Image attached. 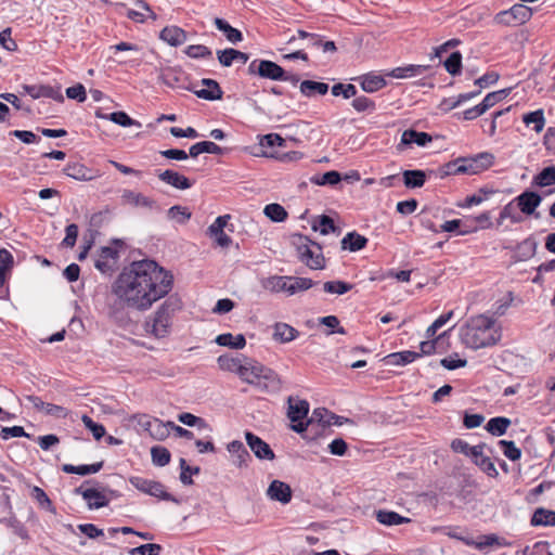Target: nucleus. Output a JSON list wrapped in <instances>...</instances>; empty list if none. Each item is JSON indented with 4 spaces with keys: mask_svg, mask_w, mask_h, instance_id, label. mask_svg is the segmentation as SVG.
<instances>
[{
    "mask_svg": "<svg viewBox=\"0 0 555 555\" xmlns=\"http://www.w3.org/2000/svg\"><path fill=\"white\" fill-rule=\"evenodd\" d=\"M463 168L464 166L462 164V160H460V157H457L456 159L451 160L439 167L438 176L439 178L443 179L452 175H466Z\"/></svg>",
    "mask_w": 555,
    "mask_h": 555,
    "instance_id": "obj_49",
    "label": "nucleus"
},
{
    "mask_svg": "<svg viewBox=\"0 0 555 555\" xmlns=\"http://www.w3.org/2000/svg\"><path fill=\"white\" fill-rule=\"evenodd\" d=\"M511 426V420L505 416H495L488 421L486 430L492 436L501 437L506 434Z\"/></svg>",
    "mask_w": 555,
    "mask_h": 555,
    "instance_id": "obj_33",
    "label": "nucleus"
},
{
    "mask_svg": "<svg viewBox=\"0 0 555 555\" xmlns=\"http://www.w3.org/2000/svg\"><path fill=\"white\" fill-rule=\"evenodd\" d=\"M431 141L433 137L429 133L414 129H406L401 135V144L403 145L416 144L418 146H426Z\"/></svg>",
    "mask_w": 555,
    "mask_h": 555,
    "instance_id": "obj_24",
    "label": "nucleus"
},
{
    "mask_svg": "<svg viewBox=\"0 0 555 555\" xmlns=\"http://www.w3.org/2000/svg\"><path fill=\"white\" fill-rule=\"evenodd\" d=\"M163 550L160 544L156 543H146L142 544L140 546L133 547L129 551V554L131 555H159L160 551Z\"/></svg>",
    "mask_w": 555,
    "mask_h": 555,
    "instance_id": "obj_64",
    "label": "nucleus"
},
{
    "mask_svg": "<svg viewBox=\"0 0 555 555\" xmlns=\"http://www.w3.org/2000/svg\"><path fill=\"white\" fill-rule=\"evenodd\" d=\"M339 416L335 413L328 411L325 408H317L313 410L311 416L309 420L311 421L312 427L317 423L319 426H321L322 429H325L326 427L332 425L333 420H338Z\"/></svg>",
    "mask_w": 555,
    "mask_h": 555,
    "instance_id": "obj_29",
    "label": "nucleus"
},
{
    "mask_svg": "<svg viewBox=\"0 0 555 555\" xmlns=\"http://www.w3.org/2000/svg\"><path fill=\"white\" fill-rule=\"evenodd\" d=\"M287 402V417L291 423H296L297 421L307 418L309 413V403L307 400H297L294 402L293 397H288Z\"/></svg>",
    "mask_w": 555,
    "mask_h": 555,
    "instance_id": "obj_20",
    "label": "nucleus"
},
{
    "mask_svg": "<svg viewBox=\"0 0 555 555\" xmlns=\"http://www.w3.org/2000/svg\"><path fill=\"white\" fill-rule=\"evenodd\" d=\"M272 328V338L280 344L291 343L295 340L300 334L298 330L284 322L274 323Z\"/></svg>",
    "mask_w": 555,
    "mask_h": 555,
    "instance_id": "obj_18",
    "label": "nucleus"
},
{
    "mask_svg": "<svg viewBox=\"0 0 555 555\" xmlns=\"http://www.w3.org/2000/svg\"><path fill=\"white\" fill-rule=\"evenodd\" d=\"M118 257V249L112 246H103L101 247L99 259L94 262V267L103 274H112Z\"/></svg>",
    "mask_w": 555,
    "mask_h": 555,
    "instance_id": "obj_10",
    "label": "nucleus"
},
{
    "mask_svg": "<svg viewBox=\"0 0 555 555\" xmlns=\"http://www.w3.org/2000/svg\"><path fill=\"white\" fill-rule=\"evenodd\" d=\"M493 326L494 320L489 317H472L461 328V340L467 348L475 350L494 346L501 339V333Z\"/></svg>",
    "mask_w": 555,
    "mask_h": 555,
    "instance_id": "obj_2",
    "label": "nucleus"
},
{
    "mask_svg": "<svg viewBox=\"0 0 555 555\" xmlns=\"http://www.w3.org/2000/svg\"><path fill=\"white\" fill-rule=\"evenodd\" d=\"M227 449L231 453L232 462L235 466L240 468L248 466L251 456L242 441L233 440L228 444Z\"/></svg>",
    "mask_w": 555,
    "mask_h": 555,
    "instance_id": "obj_17",
    "label": "nucleus"
},
{
    "mask_svg": "<svg viewBox=\"0 0 555 555\" xmlns=\"http://www.w3.org/2000/svg\"><path fill=\"white\" fill-rule=\"evenodd\" d=\"M354 99L351 102V106L358 112V113H367L372 114L376 109V103L365 96V95H359L353 96Z\"/></svg>",
    "mask_w": 555,
    "mask_h": 555,
    "instance_id": "obj_48",
    "label": "nucleus"
},
{
    "mask_svg": "<svg viewBox=\"0 0 555 555\" xmlns=\"http://www.w3.org/2000/svg\"><path fill=\"white\" fill-rule=\"evenodd\" d=\"M341 181L340 172L336 170H330L323 175H314L310 178V182L315 185H336Z\"/></svg>",
    "mask_w": 555,
    "mask_h": 555,
    "instance_id": "obj_38",
    "label": "nucleus"
},
{
    "mask_svg": "<svg viewBox=\"0 0 555 555\" xmlns=\"http://www.w3.org/2000/svg\"><path fill=\"white\" fill-rule=\"evenodd\" d=\"M214 24L219 31L223 33L227 40L230 41L231 43L235 44L243 40L242 31L238 30L237 28L232 27L225 20H223L221 17H216L214 20Z\"/></svg>",
    "mask_w": 555,
    "mask_h": 555,
    "instance_id": "obj_28",
    "label": "nucleus"
},
{
    "mask_svg": "<svg viewBox=\"0 0 555 555\" xmlns=\"http://www.w3.org/2000/svg\"><path fill=\"white\" fill-rule=\"evenodd\" d=\"M167 216L171 220H176L180 224L186 223L191 219V211L183 206L175 205L167 211Z\"/></svg>",
    "mask_w": 555,
    "mask_h": 555,
    "instance_id": "obj_54",
    "label": "nucleus"
},
{
    "mask_svg": "<svg viewBox=\"0 0 555 555\" xmlns=\"http://www.w3.org/2000/svg\"><path fill=\"white\" fill-rule=\"evenodd\" d=\"M334 96H343L344 99H351L358 94V90L352 83L337 82L331 88Z\"/></svg>",
    "mask_w": 555,
    "mask_h": 555,
    "instance_id": "obj_53",
    "label": "nucleus"
},
{
    "mask_svg": "<svg viewBox=\"0 0 555 555\" xmlns=\"http://www.w3.org/2000/svg\"><path fill=\"white\" fill-rule=\"evenodd\" d=\"M180 466V481L184 486H191L194 483L192 479V475H198L201 473L199 466H190L184 457H181L179 461Z\"/></svg>",
    "mask_w": 555,
    "mask_h": 555,
    "instance_id": "obj_39",
    "label": "nucleus"
},
{
    "mask_svg": "<svg viewBox=\"0 0 555 555\" xmlns=\"http://www.w3.org/2000/svg\"><path fill=\"white\" fill-rule=\"evenodd\" d=\"M151 456L154 465L164 467L170 463L171 454L169 450L163 446H154L151 448Z\"/></svg>",
    "mask_w": 555,
    "mask_h": 555,
    "instance_id": "obj_44",
    "label": "nucleus"
},
{
    "mask_svg": "<svg viewBox=\"0 0 555 555\" xmlns=\"http://www.w3.org/2000/svg\"><path fill=\"white\" fill-rule=\"evenodd\" d=\"M402 178L408 189L422 188L426 182V172L421 169H406L403 170Z\"/></svg>",
    "mask_w": 555,
    "mask_h": 555,
    "instance_id": "obj_30",
    "label": "nucleus"
},
{
    "mask_svg": "<svg viewBox=\"0 0 555 555\" xmlns=\"http://www.w3.org/2000/svg\"><path fill=\"white\" fill-rule=\"evenodd\" d=\"M533 184L540 188L555 184V166L544 167L537 176H534Z\"/></svg>",
    "mask_w": 555,
    "mask_h": 555,
    "instance_id": "obj_42",
    "label": "nucleus"
},
{
    "mask_svg": "<svg viewBox=\"0 0 555 555\" xmlns=\"http://www.w3.org/2000/svg\"><path fill=\"white\" fill-rule=\"evenodd\" d=\"M107 117H108V120H111L114 124L119 125L121 127H131V126L141 127V124L138 120L131 118L127 113H125L122 111L113 112V113L108 114Z\"/></svg>",
    "mask_w": 555,
    "mask_h": 555,
    "instance_id": "obj_55",
    "label": "nucleus"
},
{
    "mask_svg": "<svg viewBox=\"0 0 555 555\" xmlns=\"http://www.w3.org/2000/svg\"><path fill=\"white\" fill-rule=\"evenodd\" d=\"M263 214L273 222H283L288 217L286 209L278 203H271L266 205Z\"/></svg>",
    "mask_w": 555,
    "mask_h": 555,
    "instance_id": "obj_41",
    "label": "nucleus"
},
{
    "mask_svg": "<svg viewBox=\"0 0 555 555\" xmlns=\"http://www.w3.org/2000/svg\"><path fill=\"white\" fill-rule=\"evenodd\" d=\"M531 526H555V511L539 507L534 511L531 520Z\"/></svg>",
    "mask_w": 555,
    "mask_h": 555,
    "instance_id": "obj_34",
    "label": "nucleus"
},
{
    "mask_svg": "<svg viewBox=\"0 0 555 555\" xmlns=\"http://www.w3.org/2000/svg\"><path fill=\"white\" fill-rule=\"evenodd\" d=\"M30 496L36 500L42 508L53 513L55 512L52 501L40 487L34 486L30 491Z\"/></svg>",
    "mask_w": 555,
    "mask_h": 555,
    "instance_id": "obj_59",
    "label": "nucleus"
},
{
    "mask_svg": "<svg viewBox=\"0 0 555 555\" xmlns=\"http://www.w3.org/2000/svg\"><path fill=\"white\" fill-rule=\"evenodd\" d=\"M149 495L158 498L159 500L164 501H170L176 504H180L181 500L172 495L171 493L167 492L165 490V486L156 480H153L151 486V492H149Z\"/></svg>",
    "mask_w": 555,
    "mask_h": 555,
    "instance_id": "obj_51",
    "label": "nucleus"
},
{
    "mask_svg": "<svg viewBox=\"0 0 555 555\" xmlns=\"http://www.w3.org/2000/svg\"><path fill=\"white\" fill-rule=\"evenodd\" d=\"M104 462L100 461L93 464L73 465L64 464L62 470L66 474H75L79 476H88L99 473L103 468Z\"/></svg>",
    "mask_w": 555,
    "mask_h": 555,
    "instance_id": "obj_27",
    "label": "nucleus"
},
{
    "mask_svg": "<svg viewBox=\"0 0 555 555\" xmlns=\"http://www.w3.org/2000/svg\"><path fill=\"white\" fill-rule=\"evenodd\" d=\"M514 202L517 204V207L522 214L528 216L534 215L535 218L540 217L538 212L535 214V209L542 202V196L538 192L526 190L517 197H515L513 199V203Z\"/></svg>",
    "mask_w": 555,
    "mask_h": 555,
    "instance_id": "obj_8",
    "label": "nucleus"
},
{
    "mask_svg": "<svg viewBox=\"0 0 555 555\" xmlns=\"http://www.w3.org/2000/svg\"><path fill=\"white\" fill-rule=\"evenodd\" d=\"M158 178L160 181L178 190H188L194 184V181H191L188 177L171 169L159 172Z\"/></svg>",
    "mask_w": 555,
    "mask_h": 555,
    "instance_id": "obj_14",
    "label": "nucleus"
},
{
    "mask_svg": "<svg viewBox=\"0 0 555 555\" xmlns=\"http://www.w3.org/2000/svg\"><path fill=\"white\" fill-rule=\"evenodd\" d=\"M81 421H82L83 425L86 426V428L89 429L92 433V436H93V438L95 440L99 441L103 437H105L106 429H105V427L102 424L94 422L87 414L82 415Z\"/></svg>",
    "mask_w": 555,
    "mask_h": 555,
    "instance_id": "obj_56",
    "label": "nucleus"
},
{
    "mask_svg": "<svg viewBox=\"0 0 555 555\" xmlns=\"http://www.w3.org/2000/svg\"><path fill=\"white\" fill-rule=\"evenodd\" d=\"M74 493L81 495L90 509H100L107 506L109 503V499L105 494L103 486L100 488L92 487L87 489H83V487L80 486L75 488Z\"/></svg>",
    "mask_w": 555,
    "mask_h": 555,
    "instance_id": "obj_7",
    "label": "nucleus"
},
{
    "mask_svg": "<svg viewBox=\"0 0 555 555\" xmlns=\"http://www.w3.org/2000/svg\"><path fill=\"white\" fill-rule=\"evenodd\" d=\"M460 160H462L466 175H477L493 165L494 155L490 152H481L473 156L460 157Z\"/></svg>",
    "mask_w": 555,
    "mask_h": 555,
    "instance_id": "obj_6",
    "label": "nucleus"
},
{
    "mask_svg": "<svg viewBox=\"0 0 555 555\" xmlns=\"http://www.w3.org/2000/svg\"><path fill=\"white\" fill-rule=\"evenodd\" d=\"M317 282L309 278L288 276L287 294L294 295L297 292L308 291Z\"/></svg>",
    "mask_w": 555,
    "mask_h": 555,
    "instance_id": "obj_36",
    "label": "nucleus"
},
{
    "mask_svg": "<svg viewBox=\"0 0 555 555\" xmlns=\"http://www.w3.org/2000/svg\"><path fill=\"white\" fill-rule=\"evenodd\" d=\"M292 489L289 485L281 481V480H273L268 487L267 495L273 500L278 501L282 504H287L292 500Z\"/></svg>",
    "mask_w": 555,
    "mask_h": 555,
    "instance_id": "obj_15",
    "label": "nucleus"
},
{
    "mask_svg": "<svg viewBox=\"0 0 555 555\" xmlns=\"http://www.w3.org/2000/svg\"><path fill=\"white\" fill-rule=\"evenodd\" d=\"M446 70L452 76H459L462 73V54L460 51L452 52L443 62Z\"/></svg>",
    "mask_w": 555,
    "mask_h": 555,
    "instance_id": "obj_46",
    "label": "nucleus"
},
{
    "mask_svg": "<svg viewBox=\"0 0 555 555\" xmlns=\"http://www.w3.org/2000/svg\"><path fill=\"white\" fill-rule=\"evenodd\" d=\"M532 9L522 4H514L511 9L501 11L494 16V22L504 26H519L532 16Z\"/></svg>",
    "mask_w": 555,
    "mask_h": 555,
    "instance_id": "obj_5",
    "label": "nucleus"
},
{
    "mask_svg": "<svg viewBox=\"0 0 555 555\" xmlns=\"http://www.w3.org/2000/svg\"><path fill=\"white\" fill-rule=\"evenodd\" d=\"M499 446L503 454L511 461L515 462L521 457V450L516 447L512 440H500Z\"/></svg>",
    "mask_w": 555,
    "mask_h": 555,
    "instance_id": "obj_57",
    "label": "nucleus"
},
{
    "mask_svg": "<svg viewBox=\"0 0 555 555\" xmlns=\"http://www.w3.org/2000/svg\"><path fill=\"white\" fill-rule=\"evenodd\" d=\"M215 341L219 346L229 347L232 349H243L246 346V338L243 334L236 336L231 333H223L216 337Z\"/></svg>",
    "mask_w": 555,
    "mask_h": 555,
    "instance_id": "obj_32",
    "label": "nucleus"
},
{
    "mask_svg": "<svg viewBox=\"0 0 555 555\" xmlns=\"http://www.w3.org/2000/svg\"><path fill=\"white\" fill-rule=\"evenodd\" d=\"M287 286H288V276H280V275H273L269 276L263 282V287L266 289H269L271 292H286L287 293Z\"/></svg>",
    "mask_w": 555,
    "mask_h": 555,
    "instance_id": "obj_50",
    "label": "nucleus"
},
{
    "mask_svg": "<svg viewBox=\"0 0 555 555\" xmlns=\"http://www.w3.org/2000/svg\"><path fill=\"white\" fill-rule=\"evenodd\" d=\"M299 88L301 94L307 98L314 96L315 94L325 95L330 90L327 83L314 80H304L300 82Z\"/></svg>",
    "mask_w": 555,
    "mask_h": 555,
    "instance_id": "obj_31",
    "label": "nucleus"
},
{
    "mask_svg": "<svg viewBox=\"0 0 555 555\" xmlns=\"http://www.w3.org/2000/svg\"><path fill=\"white\" fill-rule=\"evenodd\" d=\"M151 427L150 435L157 440H164L170 434V426L168 425V422L165 424L158 418H153Z\"/></svg>",
    "mask_w": 555,
    "mask_h": 555,
    "instance_id": "obj_58",
    "label": "nucleus"
},
{
    "mask_svg": "<svg viewBox=\"0 0 555 555\" xmlns=\"http://www.w3.org/2000/svg\"><path fill=\"white\" fill-rule=\"evenodd\" d=\"M173 275L155 260L143 259L125 267L112 285L118 298L111 307L109 314L122 321L124 307L147 311L156 301L166 298L157 310L144 322V328L156 338L170 333L171 318L180 310L182 301L178 295H169L173 287Z\"/></svg>",
    "mask_w": 555,
    "mask_h": 555,
    "instance_id": "obj_1",
    "label": "nucleus"
},
{
    "mask_svg": "<svg viewBox=\"0 0 555 555\" xmlns=\"http://www.w3.org/2000/svg\"><path fill=\"white\" fill-rule=\"evenodd\" d=\"M63 172L78 181H90L94 178L92 169L78 162L68 163L64 167Z\"/></svg>",
    "mask_w": 555,
    "mask_h": 555,
    "instance_id": "obj_21",
    "label": "nucleus"
},
{
    "mask_svg": "<svg viewBox=\"0 0 555 555\" xmlns=\"http://www.w3.org/2000/svg\"><path fill=\"white\" fill-rule=\"evenodd\" d=\"M184 53L191 59H210L212 55L211 50L203 44H191L184 50Z\"/></svg>",
    "mask_w": 555,
    "mask_h": 555,
    "instance_id": "obj_61",
    "label": "nucleus"
},
{
    "mask_svg": "<svg viewBox=\"0 0 555 555\" xmlns=\"http://www.w3.org/2000/svg\"><path fill=\"white\" fill-rule=\"evenodd\" d=\"M440 365L449 371L465 367L467 365L466 359H460L459 354L454 352L452 356L440 360Z\"/></svg>",
    "mask_w": 555,
    "mask_h": 555,
    "instance_id": "obj_63",
    "label": "nucleus"
},
{
    "mask_svg": "<svg viewBox=\"0 0 555 555\" xmlns=\"http://www.w3.org/2000/svg\"><path fill=\"white\" fill-rule=\"evenodd\" d=\"M217 362L221 370L233 373H237L242 365L241 360L238 358L230 357L228 354L220 356Z\"/></svg>",
    "mask_w": 555,
    "mask_h": 555,
    "instance_id": "obj_60",
    "label": "nucleus"
},
{
    "mask_svg": "<svg viewBox=\"0 0 555 555\" xmlns=\"http://www.w3.org/2000/svg\"><path fill=\"white\" fill-rule=\"evenodd\" d=\"M287 140H289L294 143L298 142V140L293 137L289 139H284L279 133H268V134L262 135V138L260 139V146L261 147H275V146L287 147V144H286Z\"/></svg>",
    "mask_w": 555,
    "mask_h": 555,
    "instance_id": "obj_45",
    "label": "nucleus"
},
{
    "mask_svg": "<svg viewBox=\"0 0 555 555\" xmlns=\"http://www.w3.org/2000/svg\"><path fill=\"white\" fill-rule=\"evenodd\" d=\"M311 228L313 231H319L322 235L340 233V229L335 224L333 218L327 215L315 217L311 223Z\"/></svg>",
    "mask_w": 555,
    "mask_h": 555,
    "instance_id": "obj_26",
    "label": "nucleus"
},
{
    "mask_svg": "<svg viewBox=\"0 0 555 555\" xmlns=\"http://www.w3.org/2000/svg\"><path fill=\"white\" fill-rule=\"evenodd\" d=\"M369 240L356 231L348 232L341 240V249L359 251L366 247Z\"/></svg>",
    "mask_w": 555,
    "mask_h": 555,
    "instance_id": "obj_25",
    "label": "nucleus"
},
{
    "mask_svg": "<svg viewBox=\"0 0 555 555\" xmlns=\"http://www.w3.org/2000/svg\"><path fill=\"white\" fill-rule=\"evenodd\" d=\"M353 288V284L341 281H327L323 284V289L330 294L344 295Z\"/></svg>",
    "mask_w": 555,
    "mask_h": 555,
    "instance_id": "obj_52",
    "label": "nucleus"
},
{
    "mask_svg": "<svg viewBox=\"0 0 555 555\" xmlns=\"http://www.w3.org/2000/svg\"><path fill=\"white\" fill-rule=\"evenodd\" d=\"M185 89L189 91H192L197 98L204 99L206 101L221 100L223 96V91L219 83H218V88L216 87V89L212 87L211 88L207 87V88H203L199 90H195L192 87H186Z\"/></svg>",
    "mask_w": 555,
    "mask_h": 555,
    "instance_id": "obj_47",
    "label": "nucleus"
},
{
    "mask_svg": "<svg viewBox=\"0 0 555 555\" xmlns=\"http://www.w3.org/2000/svg\"><path fill=\"white\" fill-rule=\"evenodd\" d=\"M495 191L488 188H480L477 193L467 196L463 203H460L457 206L462 208H468L474 205L481 204L485 199L488 198L489 195L493 194Z\"/></svg>",
    "mask_w": 555,
    "mask_h": 555,
    "instance_id": "obj_43",
    "label": "nucleus"
},
{
    "mask_svg": "<svg viewBox=\"0 0 555 555\" xmlns=\"http://www.w3.org/2000/svg\"><path fill=\"white\" fill-rule=\"evenodd\" d=\"M537 248L538 242L530 235L516 245L512 259L514 262L527 261L535 255Z\"/></svg>",
    "mask_w": 555,
    "mask_h": 555,
    "instance_id": "obj_12",
    "label": "nucleus"
},
{
    "mask_svg": "<svg viewBox=\"0 0 555 555\" xmlns=\"http://www.w3.org/2000/svg\"><path fill=\"white\" fill-rule=\"evenodd\" d=\"M24 90L33 98H49L57 102H64V96L61 92V88H53L47 85H24Z\"/></svg>",
    "mask_w": 555,
    "mask_h": 555,
    "instance_id": "obj_11",
    "label": "nucleus"
},
{
    "mask_svg": "<svg viewBox=\"0 0 555 555\" xmlns=\"http://www.w3.org/2000/svg\"><path fill=\"white\" fill-rule=\"evenodd\" d=\"M260 389L276 391L281 388V379L279 375L271 369L267 367L261 375Z\"/></svg>",
    "mask_w": 555,
    "mask_h": 555,
    "instance_id": "obj_40",
    "label": "nucleus"
},
{
    "mask_svg": "<svg viewBox=\"0 0 555 555\" xmlns=\"http://www.w3.org/2000/svg\"><path fill=\"white\" fill-rule=\"evenodd\" d=\"M159 38L171 47H179L186 41V33L178 26H166L162 29Z\"/></svg>",
    "mask_w": 555,
    "mask_h": 555,
    "instance_id": "obj_19",
    "label": "nucleus"
},
{
    "mask_svg": "<svg viewBox=\"0 0 555 555\" xmlns=\"http://www.w3.org/2000/svg\"><path fill=\"white\" fill-rule=\"evenodd\" d=\"M376 520L384 526H397L402 524L411 522V519L404 517L397 512L388 511V509H377L374 512Z\"/></svg>",
    "mask_w": 555,
    "mask_h": 555,
    "instance_id": "obj_22",
    "label": "nucleus"
},
{
    "mask_svg": "<svg viewBox=\"0 0 555 555\" xmlns=\"http://www.w3.org/2000/svg\"><path fill=\"white\" fill-rule=\"evenodd\" d=\"M121 201L133 207H145L147 209H159L156 201L151 197L143 195L142 193H135L131 190H124L121 194Z\"/></svg>",
    "mask_w": 555,
    "mask_h": 555,
    "instance_id": "obj_16",
    "label": "nucleus"
},
{
    "mask_svg": "<svg viewBox=\"0 0 555 555\" xmlns=\"http://www.w3.org/2000/svg\"><path fill=\"white\" fill-rule=\"evenodd\" d=\"M352 80L358 81L362 90L367 93L376 92L387 85L384 76L377 75L373 72L358 76Z\"/></svg>",
    "mask_w": 555,
    "mask_h": 555,
    "instance_id": "obj_13",
    "label": "nucleus"
},
{
    "mask_svg": "<svg viewBox=\"0 0 555 555\" xmlns=\"http://www.w3.org/2000/svg\"><path fill=\"white\" fill-rule=\"evenodd\" d=\"M522 121L525 125H533V130L540 133L545 126V117L542 108L529 112L522 115Z\"/></svg>",
    "mask_w": 555,
    "mask_h": 555,
    "instance_id": "obj_37",
    "label": "nucleus"
},
{
    "mask_svg": "<svg viewBox=\"0 0 555 555\" xmlns=\"http://www.w3.org/2000/svg\"><path fill=\"white\" fill-rule=\"evenodd\" d=\"M480 539L481 540L478 541V543L476 544V548H478L480 551L488 546H493V545L506 546L509 544L504 539L499 538L494 533L481 535Z\"/></svg>",
    "mask_w": 555,
    "mask_h": 555,
    "instance_id": "obj_62",
    "label": "nucleus"
},
{
    "mask_svg": "<svg viewBox=\"0 0 555 555\" xmlns=\"http://www.w3.org/2000/svg\"><path fill=\"white\" fill-rule=\"evenodd\" d=\"M429 68H430L429 65H414V64H410V65H406V66L396 67V68L391 69L389 73H387L386 75L389 76V77H392V78L402 79V78H408V77L423 75Z\"/></svg>",
    "mask_w": 555,
    "mask_h": 555,
    "instance_id": "obj_23",
    "label": "nucleus"
},
{
    "mask_svg": "<svg viewBox=\"0 0 555 555\" xmlns=\"http://www.w3.org/2000/svg\"><path fill=\"white\" fill-rule=\"evenodd\" d=\"M292 245L296 249L298 259L312 270L325 267V258L321 244L310 240L307 235L296 233L292 236Z\"/></svg>",
    "mask_w": 555,
    "mask_h": 555,
    "instance_id": "obj_3",
    "label": "nucleus"
},
{
    "mask_svg": "<svg viewBox=\"0 0 555 555\" xmlns=\"http://www.w3.org/2000/svg\"><path fill=\"white\" fill-rule=\"evenodd\" d=\"M178 421L186 426L196 427L201 431H212L211 426L204 418L189 412L180 413Z\"/></svg>",
    "mask_w": 555,
    "mask_h": 555,
    "instance_id": "obj_35",
    "label": "nucleus"
},
{
    "mask_svg": "<svg viewBox=\"0 0 555 555\" xmlns=\"http://www.w3.org/2000/svg\"><path fill=\"white\" fill-rule=\"evenodd\" d=\"M245 439L247 446L249 447V449L253 451L257 459L268 461H272L275 459V454L271 447L254 433L246 431Z\"/></svg>",
    "mask_w": 555,
    "mask_h": 555,
    "instance_id": "obj_9",
    "label": "nucleus"
},
{
    "mask_svg": "<svg viewBox=\"0 0 555 555\" xmlns=\"http://www.w3.org/2000/svg\"><path fill=\"white\" fill-rule=\"evenodd\" d=\"M247 74L251 77L280 81L284 78V68L273 61L255 59L248 64Z\"/></svg>",
    "mask_w": 555,
    "mask_h": 555,
    "instance_id": "obj_4",
    "label": "nucleus"
}]
</instances>
